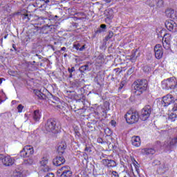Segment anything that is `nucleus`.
Wrapping results in <instances>:
<instances>
[{
	"mask_svg": "<svg viewBox=\"0 0 177 177\" xmlns=\"http://www.w3.org/2000/svg\"><path fill=\"white\" fill-rule=\"evenodd\" d=\"M134 93L136 96H140L143 92L147 90V80H138L133 82Z\"/></svg>",
	"mask_w": 177,
	"mask_h": 177,
	"instance_id": "nucleus-1",
	"label": "nucleus"
},
{
	"mask_svg": "<svg viewBox=\"0 0 177 177\" xmlns=\"http://www.w3.org/2000/svg\"><path fill=\"white\" fill-rule=\"evenodd\" d=\"M162 89H176L177 88V81L175 77H171L162 82Z\"/></svg>",
	"mask_w": 177,
	"mask_h": 177,
	"instance_id": "nucleus-2",
	"label": "nucleus"
},
{
	"mask_svg": "<svg viewBox=\"0 0 177 177\" xmlns=\"http://www.w3.org/2000/svg\"><path fill=\"white\" fill-rule=\"evenodd\" d=\"M139 113L137 111L135 112H127L124 118L128 124H135L139 121Z\"/></svg>",
	"mask_w": 177,
	"mask_h": 177,
	"instance_id": "nucleus-3",
	"label": "nucleus"
},
{
	"mask_svg": "<svg viewBox=\"0 0 177 177\" xmlns=\"http://www.w3.org/2000/svg\"><path fill=\"white\" fill-rule=\"evenodd\" d=\"M162 106L163 107H168L170 104L174 103L175 104V97L171 94H167L166 95L163 96L162 98Z\"/></svg>",
	"mask_w": 177,
	"mask_h": 177,
	"instance_id": "nucleus-4",
	"label": "nucleus"
},
{
	"mask_svg": "<svg viewBox=\"0 0 177 177\" xmlns=\"http://www.w3.org/2000/svg\"><path fill=\"white\" fill-rule=\"evenodd\" d=\"M45 131H46V132H51L52 133H57L56 121L52 119L47 120L45 124Z\"/></svg>",
	"mask_w": 177,
	"mask_h": 177,
	"instance_id": "nucleus-5",
	"label": "nucleus"
},
{
	"mask_svg": "<svg viewBox=\"0 0 177 177\" xmlns=\"http://www.w3.org/2000/svg\"><path fill=\"white\" fill-rule=\"evenodd\" d=\"M150 114H151V106L147 105L142 109L140 118L142 121H146L150 117Z\"/></svg>",
	"mask_w": 177,
	"mask_h": 177,
	"instance_id": "nucleus-6",
	"label": "nucleus"
},
{
	"mask_svg": "<svg viewBox=\"0 0 177 177\" xmlns=\"http://www.w3.org/2000/svg\"><path fill=\"white\" fill-rule=\"evenodd\" d=\"M32 154H34V148H32L31 145L25 146L20 151V156L24 158H27V157H30V156H32Z\"/></svg>",
	"mask_w": 177,
	"mask_h": 177,
	"instance_id": "nucleus-7",
	"label": "nucleus"
},
{
	"mask_svg": "<svg viewBox=\"0 0 177 177\" xmlns=\"http://www.w3.org/2000/svg\"><path fill=\"white\" fill-rule=\"evenodd\" d=\"M58 174H61L60 177H71L73 176V171L69 166H64L61 167L58 171Z\"/></svg>",
	"mask_w": 177,
	"mask_h": 177,
	"instance_id": "nucleus-8",
	"label": "nucleus"
},
{
	"mask_svg": "<svg viewBox=\"0 0 177 177\" xmlns=\"http://www.w3.org/2000/svg\"><path fill=\"white\" fill-rule=\"evenodd\" d=\"M154 52H155V57L158 59H161L162 55H164V51L162 50V46L161 44H156L154 47Z\"/></svg>",
	"mask_w": 177,
	"mask_h": 177,
	"instance_id": "nucleus-9",
	"label": "nucleus"
},
{
	"mask_svg": "<svg viewBox=\"0 0 177 177\" xmlns=\"http://www.w3.org/2000/svg\"><path fill=\"white\" fill-rule=\"evenodd\" d=\"M165 25L169 31H173L175 32L177 30L176 23L172 20L166 21Z\"/></svg>",
	"mask_w": 177,
	"mask_h": 177,
	"instance_id": "nucleus-10",
	"label": "nucleus"
},
{
	"mask_svg": "<svg viewBox=\"0 0 177 177\" xmlns=\"http://www.w3.org/2000/svg\"><path fill=\"white\" fill-rule=\"evenodd\" d=\"M177 118V99L175 100L174 105L172 108V113L169 115V120H171V122L175 121Z\"/></svg>",
	"mask_w": 177,
	"mask_h": 177,
	"instance_id": "nucleus-11",
	"label": "nucleus"
},
{
	"mask_svg": "<svg viewBox=\"0 0 177 177\" xmlns=\"http://www.w3.org/2000/svg\"><path fill=\"white\" fill-rule=\"evenodd\" d=\"M102 164L108 168H114V167H117L115 161L111 159H103Z\"/></svg>",
	"mask_w": 177,
	"mask_h": 177,
	"instance_id": "nucleus-12",
	"label": "nucleus"
},
{
	"mask_svg": "<svg viewBox=\"0 0 177 177\" xmlns=\"http://www.w3.org/2000/svg\"><path fill=\"white\" fill-rule=\"evenodd\" d=\"M64 162H66V159L62 156H57L53 160V164L55 165V167H60V165H63Z\"/></svg>",
	"mask_w": 177,
	"mask_h": 177,
	"instance_id": "nucleus-13",
	"label": "nucleus"
},
{
	"mask_svg": "<svg viewBox=\"0 0 177 177\" xmlns=\"http://www.w3.org/2000/svg\"><path fill=\"white\" fill-rule=\"evenodd\" d=\"M166 16L169 17V19H172L173 20H176L177 19V12L169 8L167 9L165 12Z\"/></svg>",
	"mask_w": 177,
	"mask_h": 177,
	"instance_id": "nucleus-14",
	"label": "nucleus"
},
{
	"mask_svg": "<svg viewBox=\"0 0 177 177\" xmlns=\"http://www.w3.org/2000/svg\"><path fill=\"white\" fill-rule=\"evenodd\" d=\"M131 142L134 147H140V143H142V141L140 140V137H139L138 136H133L131 138Z\"/></svg>",
	"mask_w": 177,
	"mask_h": 177,
	"instance_id": "nucleus-15",
	"label": "nucleus"
},
{
	"mask_svg": "<svg viewBox=\"0 0 177 177\" xmlns=\"http://www.w3.org/2000/svg\"><path fill=\"white\" fill-rule=\"evenodd\" d=\"M177 146V135L170 138V140L167 142V147L169 149H174V147H176Z\"/></svg>",
	"mask_w": 177,
	"mask_h": 177,
	"instance_id": "nucleus-16",
	"label": "nucleus"
},
{
	"mask_svg": "<svg viewBox=\"0 0 177 177\" xmlns=\"http://www.w3.org/2000/svg\"><path fill=\"white\" fill-rule=\"evenodd\" d=\"M3 164L6 167H10V165L15 164V159L12 158V157L9 156H5Z\"/></svg>",
	"mask_w": 177,
	"mask_h": 177,
	"instance_id": "nucleus-17",
	"label": "nucleus"
},
{
	"mask_svg": "<svg viewBox=\"0 0 177 177\" xmlns=\"http://www.w3.org/2000/svg\"><path fill=\"white\" fill-rule=\"evenodd\" d=\"M142 154H145L146 156H150L156 153V149L153 148H144L142 150Z\"/></svg>",
	"mask_w": 177,
	"mask_h": 177,
	"instance_id": "nucleus-18",
	"label": "nucleus"
},
{
	"mask_svg": "<svg viewBox=\"0 0 177 177\" xmlns=\"http://www.w3.org/2000/svg\"><path fill=\"white\" fill-rule=\"evenodd\" d=\"M67 148V145L66 144V142H62L60 143L58 146V152L59 154H63L64 153V149Z\"/></svg>",
	"mask_w": 177,
	"mask_h": 177,
	"instance_id": "nucleus-19",
	"label": "nucleus"
},
{
	"mask_svg": "<svg viewBox=\"0 0 177 177\" xmlns=\"http://www.w3.org/2000/svg\"><path fill=\"white\" fill-rule=\"evenodd\" d=\"M167 171H168V166L164 163L162 165H160L158 169V174H165Z\"/></svg>",
	"mask_w": 177,
	"mask_h": 177,
	"instance_id": "nucleus-20",
	"label": "nucleus"
},
{
	"mask_svg": "<svg viewBox=\"0 0 177 177\" xmlns=\"http://www.w3.org/2000/svg\"><path fill=\"white\" fill-rule=\"evenodd\" d=\"M33 120L35 121H39L41 120V113L39 112V110H36L33 113Z\"/></svg>",
	"mask_w": 177,
	"mask_h": 177,
	"instance_id": "nucleus-21",
	"label": "nucleus"
},
{
	"mask_svg": "<svg viewBox=\"0 0 177 177\" xmlns=\"http://www.w3.org/2000/svg\"><path fill=\"white\" fill-rule=\"evenodd\" d=\"M35 93L40 100H44V99H46V95L41 92V91L37 90L35 91Z\"/></svg>",
	"mask_w": 177,
	"mask_h": 177,
	"instance_id": "nucleus-22",
	"label": "nucleus"
},
{
	"mask_svg": "<svg viewBox=\"0 0 177 177\" xmlns=\"http://www.w3.org/2000/svg\"><path fill=\"white\" fill-rule=\"evenodd\" d=\"M156 6L157 9L164 8V0H156Z\"/></svg>",
	"mask_w": 177,
	"mask_h": 177,
	"instance_id": "nucleus-23",
	"label": "nucleus"
},
{
	"mask_svg": "<svg viewBox=\"0 0 177 177\" xmlns=\"http://www.w3.org/2000/svg\"><path fill=\"white\" fill-rule=\"evenodd\" d=\"M171 39H172V37H171V35L169 33H166L164 35V37L162 38L163 42H169L171 44Z\"/></svg>",
	"mask_w": 177,
	"mask_h": 177,
	"instance_id": "nucleus-24",
	"label": "nucleus"
},
{
	"mask_svg": "<svg viewBox=\"0 0 177 177\" xmlns=\"http://www.w3.org/2000/svg\"><path fill=\"white\" fill-rule=\"evenodd\" d=\"M79 70L82 73H85V71H89V66L88 64L82 66L80 67Z\"/></svg>",
	"mask_w": 177,
	"mask_h": 177,
	"instance_id": "nucleus-25",
	"label": "nucleus"
},
{
	"mask_svg": "<svg viewBox=\"0 0 177 177\" xmlns=\"http://www.w3.org/2000/svg\"><path fill=\"white\" fill-rule=\"evenodd\" d=\"M106 24H101L100 28L97 30L96 33L100 34V32H104V30H106Z\"/></svg>",
	"mask_w": 177,
	"mask_h": 177,
	"instance_id": "nucleus-26",
	"label": "nucleus"
},
{
	"mask_svg": "<svg viewBox=\"0 0 177 177\" xmlns=\"http://www.w3.org/2000/svg\"><path fill=\"white\" fill-rule=\"evenodd\" d=\"M23 176V173L20 171L15 170L12 174V177H21Z\"/></svg>",
	"mask_w": 177,
	"mask_h": 177,
	"instance_id": "nucleus-27",
	"label": "nucleus"
},
{
	"mask_svg": "<svg viewBox=\"0 0 177 177\" xmlns=\"http://www.w3.org/2000/svg\"><path fill=\"white\" fill-rule=\"evenodd\" d=\"M163 48L166 49V50H168L171 49V43L167 42V41H162Z\"/></svg>",
	"mask_w": 177,
	"mask_h": 177,
	"instance_id": "nucleus-28",
	"label": "nucleus"
},
{
	"mask_svg": "<svg viewBox=\"0 0 177 177\" xmlns=\"http://www.w3.org/2000/svg\"><path fill=\"white\" fill-rule=\"evenodd\" d=\"M40 164L43 167L46 166V164H48V158L47 157H43V158L40 161Z\"/></svg>",
	"mask_w": 177,
	"mask_h": 177,
	"instance_id": "nucleus-29",
	"label": "nucleus"
},
{
	"mask_svg": "<svg viewBox=\"0 0 177 177\" xmlns=\"http://www.w3.org/2000/svg\"><path fill=\"white\" fill-rule=\"evenodd\" d=\"M68 71L69 73V78H73V73L75 71V68L74 66L68 68Z\"/></svg>",
	"mask_w": 177,
	"mask_h": 177,
	"instance_id": "nucleus-30",
	"label": "nucleus"
},
{
	"mask_svg": "<svg viewBox=\"0 0 177 177\" xmlns=\"http://www.w3.org/2000/svg\"><path fill=\"white\" fill-rule=\"evenodd\" d=\"M113 35H114V33L113 32V31H109L108 35L105 37L106 41H109V39H111Z\"/></svg>",
	"mask_w": 177,
	"mask_h": 177,
	"instance_id": "nucleus-31",
	"label": "nucleus"
},
{
	"mask_svg": "<svg viewBox=\"0 0 177 177\" xmlns=\"http://www.w3.org/2000/svg\"><path fill=\"white\" fill-rule=\"evenodd\" d=\"M31 15H28V14H24L22 15L23 20H26V21H30Z\"/></svg>",
	"mask_w": 177,
	"mask_h": 177,
	"instance_id": "nucleus-32",
	"label": "nucleus"
},
{
	"mask_svg": "<svg viewBox=\"0 0 177 177\" xmlns=\"http://www.w3.org/2000/svg\"><path fill=\"white\" fill-rule=\"evenodd\" d=\"M128 59L133 63L136 61V56H135V54H132Z\"/></svg>",
	"mask_w": 177,
	"mask_h": 177,
	"instance_id": "nucleus-33",
	"label": "nucleus"
},
{
	"mask_svg": "<svg viewBox=\"0 0 177 177\" xmlns=\"http://www.w3.org/2000/svg\"><path fill=\"white\" fill-rule=\"evenodd\" d=\"M17 109L18 110V113H23V109H24V106H23L22 104H19Z\"/></svg>",
	"mask_w": 177,
	"mask_h": 177,
	"instance_id": "nucleus-34",
	"label": "nucleus"
},
{
	"mask_svg": "<svg viewBox=\"0 0 177 177\" xmlns=\"http://www.w3.org/2000/svg\"><path fill=\"white\" fill-rule=\"evenodd\" d=\"M32 58L33 59V60H37V59H38L39 60H40V59H42V56L38 55V54H35V55H33L32 57Z\"/></svg>",
	"mask_w": 177,
	"mask_h": 177,
	"instance_id": "nucleus-35",
	"label": "nucleus"
},
{
	"mask_svg": "<svg viewBox=\"0 0 177 177\" xmlns=\"http://www.w3.org/2000/svg\"><path fill=\"white\" fill-rule=\"evenodd\" d=\"M133 165L135 167V169L137 172H139V166H138V162L136 160H134V162H133Z\"/></svg>",
	"mask_w": 177,
	"mask_h": 177,
	"instance_id": "nucleus-36",
	"label": "nucleus"
},
{
	"mask_svg": "<svg viewBox=\"0 0 177 177\" xmlns=\"http://www.w3.org/2000/svg\"><path fill=\"white\" fill-rule=\"evenodd\" d=\"M4 160H5V156H3V154L0 153V162H2V164H3Z\"/></svg>",
	"mask_w": 177,
	"mask_h": 177,
	"instance_id": "nucleus-37",
	"label": "nucleus"
},
{
	"mask_svg": "<svg viewBox=\"0 0 177 177\" xmlns=\"http://www.w3.org/2000/svg\"><path fill=\"white\" fill-rule=\"evenodd\" d=\"M80 46H81L80 44L74 45V48L76 49V50H80Z\"/></svg>",
	"mask_w": 177,
	"mask_h": 177,
	"instance_id": "nucleus-38",
	"label": "nucleus"
},
{
	"mask_svg": "<svg viewBox=\"0 0 177 177\" xmlns=\"http://www.w3.org/2000/svg\"><path fill=\"white\" fill-rule=\"evenodd\" d=\"M153 164L155 165H160V164H161V162H160V160H154L153 161Z\"/></svg>",
	"mask_w": 177,
	"mask_h": 177,
	"instance_id": "nucleus-39",
	"label": "nucleus"
},
{
	"mask_svg": "<svg viewBox=\"0 0 177 177\" xmlns=\"http://www.w3.org/2000/svg\"><path fill=\"white\" fill-rule=\"evenodd\" d=\"M112 174L113 176H115V177L118 176V173L115 171H112Z\"/></svg>",
	"mask_w": 177,
	"mask_h": 177,
	"instance_id": "nucleus-40",
	"label": "nucleus"
},
{
	"mask_svg": "<svg viewBox=\"0 0 177 177\" xmlns=\"http://www.w3.org/2000/svg\"><path fill=\"white\" fill-rule=\"evenodd\" d=\"M49 169H50V168H49V167L46 166L44 169H43V171H44V172H48V171H49Z\"/></svg>",
	"mask_w": 177,
	"mask_h": 177,
	"instance_id": "nucleus-41",
	"label": "nucleus"
},
{
	"mask_svg": "<svg viewBox=\"0 0 177 177\" xmlns=\"http://www.w3.org/2000/svg\"><path fill=\"white\" fill-rule=\"evenodd\" d=\"M84 49H85V45L82 46L81 48H80V52H82V50H84Z\"/></svg>",
	"mask_w": 177,
	"mask_h": 177,
	"instance_id": "nucleus-42",
	"label": "nucleus"
},
{
	"mask_svg": "<svg viewBox=\"0 0 177 177\" xmlns=\"http://www.w3.org/2000/svg\"><path fill=\"white\" fill-rule=\"evenodd\" d=\"M97 142L98 143H103V140L102 138H98Z\"/></svg>",
	"mask_w": 177,
	"mask_h": 177,
	"instance_id": "nucleus-43",
	"label": "nucleus"
},
{
	"mask_svg": "<svg viewBox=\"0 0 177 177\" xmlns=\"http://www.w3.org/2000/svg\"><path fill=\"white\" fill-rule=\"evenodd\" d=\"M111 125H115L116 122L115 120H111Z\"/></svg>",
	"mask_w": 177,
	"mask_h": 177,
	"instance_id": "nucleus-44",
	"label": "nucleus"
},
{
	"mask_svg": "<svg viewBox=\"0 0 177 177\" xmlns=\"http://www.w3.org/2000/svg\"><path fill=\"white\" fill-rule=\"evenodd\" d=\"M106 3H110L113 0H104Z\"/></svg>",
	"mask_w": 177,
	"mask_h": 177,
	"instance_id": "nucleus-45",
	"label": "nucleus"
},
{
	"mask_svg": "<svg viewBox=\"0 0 177 177\" xmlns=\"http://www.w3.org/2000/svg\"><path fill=\"white\" fill-rule=\"evenodd\" d=\"M2 81H5V78L0 79V85H1V84H2Z\"/></svg>",
	"mask_w": 177,
	"mask_h": 177,
	"instance_id": "nucleus-46",
	"label": "nucleus"
},
{
	"mask_svg": "<svg viewBox=\"0 0 177 177\" xmlns=\"http://www.w3.org/2000/svg\"><path fill=\"white\" fill-rule=\"evenodd\" d=\"M66 49H67V48H66V47H62V48H61V50L66 51Z\"/></svg>",
	"mask_w": 177,
	"mask_h": 177,
	"instance_id": "nucleus-47",
	"label": "nucleus"
},
{
	"mask_svg": "<svg viewBox=\"0 0 177 177\" xmlns=\"http://www.w3.org/2000/svg\"><path fill=\"white\" fill-rule=\"evenodd\" d=\"M114 71H115L116 73H118V71H120V68H115Z\"/></svg>",
	"mask_w": 177,
	"mask_h": 177,
	"instance_id": "nucleus-48",
	"label": "nucleus"
},
{
	"mask_svg": "<svg viewBox=\"0 0 177 177\" xmlns=\"http://www.w3.org/2000/svg\"><path fill=\"white\" fill-rule=\"evenodd\" d=\"M49 2H50V0H46V1H44V3H46V4L49 3Z\"/></svg>",
	"mask_w": 177,
	"mask_h": 177,
	"instance_id": "nucleus-49",
	"label": "nucleus"
},
{
	"mask_svg": "<svg viewBox=\"0 0 177 177\" xmlns=\"http://www.w3.org/2000/svg\"><path fill=\"white\" fill-rule=\"evenodd\" d=\"M85 151H89V147H86L84 149Z\"/></svg>",
	"mask_w": 177,
	"mask_h": 177,
	"instance_id": "nucleus-50",
	"label": "nucleus"
},
{
	"mask_svg": "<svg viewBox=\"0 0 177 177\" xmlns=\"http://www.w3.org/2000/svg\"><path fill=\"white\" fill-rule=\"evenodd\" d=\"M97 59H98L99 60H102V56L100 55V56L97 57Z\"/></svg>",
	"mask_w": 177,
	"mask_h": 177,
	"instance_id": "nucleus-51",
	"label": "nucleus"
},
{
	"mask_svg": "<svg viewBox=\"0 0 177 177\" xmlns=\"http://www.w3.org/2000/svg\"><path fill=\"white\" fill-rule=\"evenodd\" d=\"M149 6H151V8H154V6H156L153 4H149Z\"/></svg>",
	"mask_w": 177,
	"mask_h": 177,
	"instance_id": "nucleus-52",
	"label": "nucleus"
},
{
	"mask_svg": "<svg viewBox=\"0 0 177 177\" xmlns=\"http://www.w3.org/2000/svg\"><path fill=\"white\" fill-rule=\"evenodd\" d=\"M124 86V84L121 83L120 88L121 89Z\"/></svg>",
	"mask_w": 177,
	"mask_h": 177,
	"instance_id": "nucleus-53",
	"label": "nucleus"
},
{
	"mask_svg": "<svg viewBox=\"0 0 177 177\" xmlns=\"http://www.w3.org/2000/svg\"><path fill=\"white\" fill-rule=\"evenodd\" d=\"M6 38H8V35L4 36V39H6Z\"/></svg>",
	"mask_w": 177,
	"mask_h": 177,
	"instance_id": "nucleus-54",
	"label": "nucleus"
},
{
	"mask_svg": "<svg viewBox=\"0 0 177 177\" xmlns=\"http://www.w3.org/2000/svg\"><path fill=\"white\" fill-rule=\"evenodd\" d=\"M131 71H132V68H130V69H129V71H128L129 73L131 72Z\"/></svg>",
	"mask_w": 177,
	"mask_h": 177,
	"instance_id": "nucleus-55",
	"label": "nucleus"
},
{
	"mask_svg": "<svg viewBox=\"0 0 177 177\" xmlns=\"http://www.w3.org/2000/svg\"><path fill=\"white\" fill-rule=\"evenodd\" d=\"M25 117H28V115H27V113H25Z\"/></svg>",
	"mask_w": 177,
	"mask_h": 177,
	"instance_id": "nucleus-56",
	"label": "nucleus"
},
{
	"mask_svg": "<svg viewBox=\"0 0 177 177\" xmlns=\"http://www.w3.org/2000/svg\"><path fill=\"white\" fill-rule=\"evenodd\" d=\"M65 57H67V54H64V55Z\"/></svg>",
	"mask_w": 177,
	"mask_h": 177,
	"instance_id": "nucleus-57",
	"label": "nucleus"
},
{
	"mask_svg": "<svg viewBox=\"0 0 177 177\" xmlns=\"http://www.w3.org/2000/svg\"><path fill=\"white\" fill-rule=\"evenodd\" d=\"M39 1H40V2L45 1V0H39Z\"/></svg>",
	"mask_w": 177,
	"mask_h": 177,
	"instance_id": "nucleus-58",
	"label": "nucleus"
},
{
	"mask_svg": "<svg viewBox=\"0 0 177 177\" xmlns=\"http://www.w3.org/2000/svg\"><path fill=\"white\" fill-rule=\"evenodd\" d=\"M12 48H14V49H16V48H15V45L12 46Z\"/></svg>",
	"mask_w": 177,
	"mask_h": 177,
	"instance_id": "nucleus-59",
	"label": "nucleus"
},
{
	"mask_svg": "<svg viewBox=\"0 0 177 177\" xmlns=\"http://www.w3.org/2000/svg\"><path fill=\"white\" fill-rule=\"evenodd\" d=\"M109 135H111V132L109 133Z\"/></svg>",
	"mask_w": 177,
	"mask_h": 177,
	"instance_id": "nucleus-60",
	"label": "nucleus"
},
{
	"mask_svg": "<svg viewBox=\"0 0 177 177\" xmlns=\"http://www.w3.org/2000/svg\"><path fill=\"white\" fill-rule=\"evenodd\" d=\"M55 17H57V15H55Z\"/></svg>",
	"mask_w": 177,
	"mask_h": 177,
	"instance_id": "nucleus-61",
	"label": "nucleus"
},
{
	"mask_svg": "<svg viewBox=\"0 0 177 177\" xmlns=\"http://www.w3.org/2000/svg\"><path fill=\"white\" fill-rule=\"evenodd\" d=\"M33 63H35V61H34Z\"/></svg>",
	"mask_w": 177,
	"mask_h": 177,
	"instance_id": "nucleus-62",
	"label": "nucleus"
},
{
	"mask_svg": "<svg viewBox=\"0 0 177 177\" xmlns=\"http://www.w3.org/2000/svg\"><path fill=\"white\" fill-rule=\"evenodd\" d=\"M40 19H42V17H41Z\"/></svg>",
	"mask_w": 177,
	"mask_h": 177,
	"instance_id": "nucleus-63",
	"label": "nucleus"
},
{
	"mask_svg": "<svg viewBox=\"0 0 177 177\" xmlns=\"http://www.w3.org/2000/svg\"><path fill=\"white\" fill-rule=\"evenodd\" d=\"M150 1H153V0H150Z\"/></svg>",
	"mask_w": 177,
	"mask_h": 177,
	"instance_id": "nucleus-64",
	"label": "nucleus"
}]
</instances>
